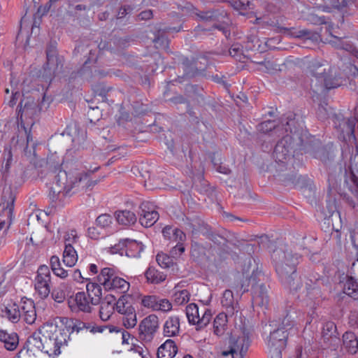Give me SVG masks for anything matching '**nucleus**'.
<instances>
[{"label": "nucleus", "instance_id": "f8f14e48", "mask_svg": "<svg viewBox=\"0 0 358 358\" xmlns=\"http://www.w3.org/2000/svg\"><path fill=\"white\" fill-rule=\"evenodd\" d=\"M289 332L277 327L270 333L268 347L271 358H282V351L285 348Z\"/></svg>", "mask_w": 358, "mask_h": 358}, {"label": "nucleus", "instance_id": "393cba45", "mask_svg": "<svg viewBox=\"0 0 358 358\" xmlns=\"http://www.w3.org/2000/svg\"><path fill=\"white\" fill-rule=\"evenodd\" d=\"M326 61L317 58L308 61V69L315 77L314 83L319 82L320 78L326 73Z\"/></svg>", "mask_w": 358, "mask_h": 358}, {"label": "nucleus", "instance_id": "09e8293b", "mask_svg": "<svg viewBox=\"0 0 358 358\" xmlns=\"http://www.w3.org/2000/svg\"><path fill=\"white\" fill-rule=\"evenodd\" d=\"M148 282L151 283H159L165 280V276L158 273L154 268L149 267L145 273Z\"/></svg>", "mask_w": 358, "mask_h": 358}, {"label": "nucleus", "instance_id": "49530a36", "mask_svg": "<svg viewBox=\"0 0 358 358\" xmlns=\"http://www.w3.org/2000/svg\"><path fill=\"white\" fill-rule=\"evenodd\" d=\"M192 188L200 194H207L211 192L210 184L202 176H199L198 180L194 182Z\"/></svg>", "mask_w": 358, "mask_h": 358}, {"label": "nucleus", "instance_id": "ea45409f", "mask_svg": "<svg viewBox=\"0 0 358 358\" xmlns=\"http://www.w3.org/2000/svg\"><path fill=\"white\" fill-rule=\"evenodd\" d=\"M4 313L8 320L13 323H17L22 317L20 306L15 303L6 306L5 308Z\"/></svg>", "mask_w": 358, "mask_h": 358}, {"label": "nucleus", "instance_id": "4d7b16f0", "mask_svg": "<svg viewBox=\"0 0 358 358\" xmlns=\"http://www.w3.org/2000/svg\"><path fill=\"white\" fill-rule=\"evenodd\" d=\"M229 53L240 62H243V59L246 57L243 53L242 45L239 43L233 44L229 50Z\"/></svg>", "mask_w": 358, "mask_h": 358}, {"label": "nucleus", "instance_id": "8fccbe9b", "mask_svg": "<svg viewBox=\"0 0 358 358\" xmlns=\"http://www.w3.org/2000/svg\"><path fill=\"white\" fill-rule=\"evenodd\" d=\"M186 315L189 323L190 324L196 325V321L195 319H198L199 317L198 306L194 303L189 304L186 307Z\"/></svg>", "mask_w": 358, "mask_h": 358}, {"label": "nucleus", "instance_id": "412c9836", "mask_svg": "<svg viewBox=\"0 0 358 358\" xmlns=\"http://www.w3.org/2000/svg\"><path fill=\"white\" fill-rule=\"evenodd\" d=\"M322 338L324 342L329 346L336 348L341 343L339 334L336 325L333 322H326L322 328Z\"/></svg>", "mask_w": 358, "mask_h": 358}, {"label": "nucleus", "instance_id": "c756f323", "mask_svg": "<svg viewBox=\"0 0 358 358\" xmlns=\"http://www.w3.org/2000/svg\"><path fill=\"white\" fill-rule=\"evenodd\" d=\"M0 341L3 343L7 350L13 351L19 344V337L16 333L8 334L6 330L1 329Z\"/></svg>", "mask_w": 358, "mask_h": 358}, {"label": "nucleus", "instance_id": "7c9ffc66", "mask_svg": "<svg viewBox=\"0 0 358 358\" xmlns=\"http://www.w3.org/2000/svg\"><path fill=\"white\" fill-rule=\"evenodd\" d=\"M356 124V118H348L344 120L338 124L336 129L340 131L344 136H348L349 140H355V128Z\"/></svg>", "mask_w": 358, "mask_h": 358}, {"label": "nucleus", "instance_id": "b1692460", "mask_svg": "<svg viewBox=\"0 0 358 358\" xmlns=\"http://www.w3.org/2000/svg\"><path fill=\"white\" fill-rule=\"evenodd\" d=\"M328 43L335 49L344 50L349 52L358 59V48L350 41H344L342 37H338L331 34V39Z\"/></svg>", "mask_w": 358, "mask_h": 358}, {"label": "nucleus", "instance_id": "69168bd1", "mask_svg": "<svg viewBox=\"0 0 358 358\" xmlns=\"http://www.w3.org/2000/svg\"><path fill=\"white\" fill-rule=\"evenodd\" d=\"M36 278H46L48 280H51V273L49 267L46 265L40 266Z\"/></svg>", "mask_w": 358, "mask_h": 358}, {"label": "nucleus", "instance_id": "72a5a7b5", "mask_svg": "<svg viewBox=\"0 0 358 358\" xmlns=\"http://www.w3.org/2000/svg\"><path fill=\"white\" fill-rule=\"evenodd\" d=\"M50 280L46 278H35V289L41 299H46L50 293Z\"/></svg>", "mask_w": 358, "mask_h": 358}, {"label": "nucleus", "instance_id": "3c124183", "mask_svg": "<svg viewBox=\"0 0 358 358\" xmlns=\"http://www.w3.org/2000/svg\"><path fill=\"white\" fill-rule=\"evenodd\" d=\"M324 7L328 9L335 8L338 10L343 9L350 5L352 0H322Z\"/></svg>", "mask_w": 358, "mask_h": 358}, {"label": "nucleus", "instance_id": "79ce46f5", "mask_svg": "<svg viewBox=\"0 0 358 358\" xmlns=\"http://www.w3.org/2000/svg\"><path fill=\"white\" fill-rule=\"evenodd\" d=\"M63 193L64 192L62 191V188H59L54 185L50 188L48 196L50 200L52 207H56V203L57 201L63 205V199L66 197L63 196Z\"/></svg>", "mask_w": 358, "mask_h": 358}, {"label": "nucleus", "instance_id": "a19ab883", "mask_svg": "<svg viewBox=\"0 0 358 358\" xmlns=\"http://www.w3.org/2000/svg\"><path fill=\"white\" fill-rule=\"evenodd\" d=\"M225 234V231L221 233L212 227L210 232L208 234L206 238L213 242L215 245L224 246L228 242Z\"/></svg>", "mask_w": 358, "mask_h": 358}, {"label": "nucleus", "instance_id": "603ef678", "mask_svg": "<svg viewBox=\"0 0 358 358\" xmlns=\"http://www.w3.org/2000/svg\"><path fill=\"white\" fill-rule=\"evenodd\" d=\"M92 90L96 95L101 96L103 100L113 87L107 86L104 83H97L92 86Z\"/></svg>", "mask_w": 358, "mask_h": 358}, {"label": "nucleus", "instance_id": "2eb2a0df", "mask_svg": "<svg viewBox=\"0 0 358 358\" xmlns=\"http://www.w3.org/2000/svg\"><path fill=\"white\" fill-rule=\"evenodd\" d=\"M338 86H340L339 80L336 77L328 75L327 73L322 76V78L320 79L319 82L314 83V80H312L310 90L313 93V101H315L316 99H319V96L321 94H324L329 90L336 88Z\"/></svg>", "mask_w": 358, "mask_h": 358}, {"label": "nucleus", "instance_id": "aec40b11", "mask_svg": "<svg viewBox=\"0 0 358 358\" xmlns=\"http://www.w3.org/2000/svg\"><path fill=\"white\" fill-rule=\"evenodd\" d=\"M64 64V57H55V59H47L43 66V76L50 80L56 76L63 72Z\"/></svg>", "mask_w": 358, "mask_h": 358}, {"label": "nucleus", "instance_id": "de8ad7c7", "mask_svg": "<svg viewBox=\"0 0 358 358\" xmlns=\"http://www.w3.org/2000/svg\"><path fill=\"white\" fill-rule=\"evenodd\" d=\"M257 129L263 134H267L273 130L278 131L280 130V125H277L273 120H266L259 123Z\"/></svg>", "mask_w": 358, "mask_h": 358}, {"label": "nucleus", "instance_id": "680f3d73", "mask_svg": "<svg viewBox=\"0 0 358 358\" xmlns=\"http://www.w3.org/2000/svg\"><path fill=\"white\" fill-rule=\"evenodd\" d=\"M126 240L127 238L120 240L118 243L109 248V252L111 254H120V255H123L124 252L125 253L126 251Z\"/></svg>", "mask_w": 358, "mask_h": 358}, {"label": "nucleus", "instance_id": "6ab92c4d", "mask_svg": "<svg viewBox=\"0 0 358 358\" xmlns=\"http://www.w3.org/2000/svg\"><path fill=\"white\" fill-rule=\"evenodd\" d=\"M184 94L187 98L192 99L199 106H203L206 103V92L203 87L199 84H186L184 87Z\"/></svg>", "mask_w": 358, "mask_h": 358}, {"label": "nucleus", "instance_id": "1a4fd4ad", "mask_svg": "<svg viewBox=\"0 0 358 358\" xmlns=\"http://www.w3.org/2000/svg\"><path fill=\"white\" fill-rule=\"evenodd\" d=\"M275 169L274 177L285 186H292L295 188L303 189L308 185L309 180L302 176H297L294 169L287 167L288 163L273 165Z\"/></svg>", "mask_w": 358, "mask_h": 358}, {"label": "nucleus", "instance_id": "39448f33", "mask_svg": "<svg viewBox=\"0 0 358 358\" xmlns=\"http://www.w3.org/2000/svg\"><path fill=\"white\" fill-rule=\"evenodd\" d=\"M59 334V336L58 335L54 336V334L52 336H49L48 340H45L43 343L39 333L34 332L27 338L25 345H31L36 349L50 355H58L60 354L61 346L66 343L67 338H69V336H67L65 332H60Z\"/></svg>", "mask_w": 358, "mask_h": 358}, {"label": "nucleus", "instance_id": "c03bdc74", "mask_svg": "<svg viewBox=\"0 0 358 358\" xmlns=\"http://www.w3.org/2000/svg\"><path fill=\"white\" fill-rule=\"evenodd\" d=\"M226 318V315L220 313L214 320L213 332L218 336H222L224 332V327L227 322Z\"/></svg>", "mask_w": 358, "mask_h": 358}, {"label": "nucleus", "instance_id": "473e14b6", "mask_svg": "<svg viewBox=\"0 0 358 358\" xmlns=\"http://www.w3.org/2000/svg\"><path fill=\"white\" fill-rule=\"evenodd\" d=\"M115 218L120 224L129 226L137 221L136 215L130 210H119L115 212Z\"/></svg>", "mask_w": 358, "mask_h": 358}, {"label": "nucleus", "instance_id": "4be33fe9", "mask_svg": "<svg viewBox=\"0 0 358 358\" xmlns=\"http://www.w3.org/2000/svg\"><path fill=\"white\" fill-rule=\"evenodd\" d=\"M140 209L139 222L142 226L146 228L150 227L159 219L158 212L150 208L148 203H141Z\"/></svg>", "mask_w": 358, "mask_h": 358}, {"label": "nucleus", "instance_id": "ddd939ff", "mask_svg": "<svg viewBox=\"0 0 358 358\" xmlns=\"http://www.w3.org/2000/svg\"><path fill=\"white\" fill-rule=\"evenodd\" d=\"M293 137L290 135H285L276 143L273 157L275 159L273 165L288 163L293 158Z\"/></svg>", "mask_w": 358, "mask_h": 358}, {"label": "nucleus", "instance_id": "774afa93", "mask_svg": "<svg viewBox=\"0 0 358 358\" xmlns=\"http://www.w3.org/2000/svg\"><path fill=\"white\" fill-rule=\"evenodd\" d=\"M51 295L52 299L57 303H62L66 298L65 292L62 289H55L52 291Z\"/></svg>", "mask_w": 358, "mask_h": 358}, {"label": "nucleus", "instance_id": "e433bc0d", "mask_svg": "<svg viewBox=\"0 0 358 358\" xmlns=\"http://www.w3.org/2000/svg\"><path fill=\"white\" fill-rule=\"evenodd\" d=\"M206 256V248L196 241H192L190 249V257L194 262H199Z\"/></svg>", "mask_w": 358, "mask_h": 358}, {"label": "nucleus", "instance_id": "5701e85b", "mask_svg": "<svg viewBox=\"0 0 358 358\" xmlns=\"http://www.w3.org/2000/svg\"><path fill=\"white\" fill-rule=\"evenodd\" d=\"M294 315H295V313L292 311L291 308L289 310H283L282 314L279 315L277 319H274L271 322V324L270 325L280 327L290 332L295 324Z\"/></svg>", "mask_w": 358, "mask_h": 358}, {"label": "nucleus", "instance_id": "423d86ee", "mask_svg": "<svg viewBox=\"0 0 358 358\" xmlns=\"http://www.w3.org/2000/svg\"><path fill=\"white\" fill-rule=\"evenodd\" d=\"M41 106L33 96L21 99L16 108L17 120L21 127L27 133L25 124L32 126L41 110Z\"/></svg>", "mask_w": 358, "mask_h": 358}, {"label": "nucleus", "instance_id": "bf43d9fd", "mask_svg": "<svg viewBox=\"0 0 358 358\" xmlns=\"http://www.w3.org/2000/svg\"><path fill=\"white\" fill-rule=\"evenodd\" d=\"M260 46V40L257 36L250 35L247 37L245 42V49L247 50H259Z\"/></svg>", "mask_w": 358, "mask_h": 358}, {"label": "nucleus", "instance_id": "bb28decb", "mask_svg": "<svg viewBox=\"0 0 358 358\" xmlns=\"http://www.w3.org/2000/svg\"><path fill=\"white\" fill-rule=\"evenodd\" d=\"M70 236L65 238V248L63 252V262L68 267H73L77 260H78V255L71 245Z\"/></svg>", "mask_w": 358, "mask_h": 358}, {"label": "nucleus", "instance_id": "4c0bfd02", "mask_svg": "<svg viewBox=\"0 0 358 358\" xmlns=\"http://www.w3.org/2000/svg\"><path fill=\"white\" fill-rule=\"evenodd\" d=\"M317 100L320 103L316 110L317 117L320 120L325 121L333 114V108L329 106L326 100L322 101L320 98Z\"/></svg>", "mask_w": 358, "mask_h": 358}, {"label": "nucleus", "instance_id": "9b49d317", "mask_svg": "<svg viewBox=\"0 0 358 358\" xmlns=\"http://www.w3.org/2000/svg\"><path fill=\"white\" fill-rule=\"evenodd\" d=\"M295 114L289 113L281 119L280 130H284L285 135H290L293 141L298 139L303 145L307 139L306 134H303V124L295 119Z\"/></svg>", "mask_w": 358, "mask_h": 358}, {"label": "nucleus", "instance_id": "13d9d810", "mask_svg": "<svg viewBox=\"0 0 358 358\" xmlns=\"http://www.w3.org/2000/svg\"><path fill=\"white\" fill-rule=\"evenodd\" d=\"M46 60L50 59H55V57H63L59 55L57 51V43L56 41H50L46 47Z\"/></svg>", "mask_w": 358, "mask_h": 358}, {"label": "nucleus", "instance_id": "58836bf2", "mask_svg": "<svg viewBox=\"0 0 358 358\" xmlns=\"http://www.w3.org/2000/svg\"><path fill=\"white\" fill-rule=\"evenodd\" d=\"M3 160L6 161L5 165L2 167V178L6 180L9 173V169L13 161V154L10 145H5L3 153Z\"/></svg>", "mask_w": 358, "mask_h": 358}, {"label": "nucleus", "instance_id": "37998d69", "mask_svg": "<svg viewBox=\"0 0 358 358\" xmlns=\"http://www.w3.org/2000/svg\"><path fill=\"white\" fill-rule=\"evenodd\" d=\"M75 301L78 309L85 313H90L92 308L84 292H79L76 294Z\"/></svg>", "mask_w": 358, "mask_h": 358}, {"label": "nucleus", "instance_id": "864d4df0", "mask_svg": "<svg viewBox=\"0 0 358 358\" xmlns=\"http://www.w3.org/2000/svg\"><path fill=\"white\" fill-rule=\"evenodd\" d=\"M100 274L103 278V286L105 290L110 291V287H108L109 282L115 275L113 268L109 267L103 268L101 269Z\"/></svg>", "mask_w": 358, "mask_h": 358}, {"label": "nucleus", "instance_id": "f704fd0d", "mask_svg": "<svg viewBox=\"0 0 358 358\" xmlns=\"http://www.w3.org/2000/svg\"><path fill=\"white\" fill-rule=\"evenodd\" d=\"M127 247L125 255L129 257H139L141 252L144 249V245L141 242H138L136 240L127 238Z\"/></svg>", "mask_w": 358, "mask_h": 358}, {"label": "nucleus", "instance_id": "20e7f679", "mask_svg": "<svg viewBox=\"0 0 358 358\" xmlns=\"http://www.w3.org/2000/svg\"><path fill=\"white\" fill-rule=\"evenodd\" d=\"M299 271L301 279H306V296L312 301L321 298L329 283L328 278L313 271L310 264L299 266Z\"/></svg>", "mask_w": 358, "mask_h": 358}, {"label": "nucleus", "instance_id": "c85d7f7f", "mask_svg": "<svg viewBox=\"0 0 358 358\" xmlns=\"http://www.w3.org/2000/svg\"><path fill=\"white\" fill-rule=\"evenodd\" d=\"M190 229H192V233L193 235L201 234L203 236H206L212 229V227L206 223L202 220L199 217H195L190 220V222L188 223Z\"/></svg>", "mask_w": 358, "mask_h": 358}, {"label": "nucleus", "instance_id": "4468645a", "mask_svg": "<svg viewBox=\"0 0 358 358\" xmlns=\"http://www.w3.org/2000/svg\"><path fill=\"white\" fill-rule=\"evenodd\" d=\"M182 26L180 24L178 27H169L163 26L162 24H157L153 29L154 38L152 42L155 47L157 49L164 50L167 52H169L170 41L168 38L166 34L169 32H178L182 30Z\"/></svg>", "mask_w": 358, "mask_h": 358}, {"label": "nucleus", "instance_id": "a878e982", "mask_svg": "<svg viewBox=\"0 0 358 358\" xmlns=\"http://www.w3.org/2000/svg\"><path fill=\"white\" fill-rule=\"evenodd\" d=\"M178 352V347L174 341L166 340L162 344L157 352V358H173Z\"/></svg>", "mask_w": 358, "mask_h": 358}, {"label": "nucleus", "instance_id": "f3484780", "mask_svg": "<svg viewBox=\"0 0 358 358\" xmlns=\"http://www.w3.org/2000/svg\"><path fill=\"white\" fill-rule=\"evenodd\" d=\"M178 59L182 65L184 74L182 76H178L177 78L170 83L178 82L180 83L185 79H191L202 73L196 67V62L194 59H189L187 57L180 55Z\"/></svg>", "mask_w": 358, "mask_h": 358}, {"label": "nucleus", "instance_id": "0e129e2a", "mask_svg": "<svg viewBox=\"0 0 358 358\" xmlns=\"http://www.w3.org/2000/svg\"><path fill=\"white\" fill-rule=\"evenodd\" d=\"M91 323L90 322H85L80 319L75 318L73 322V329H72V333L73 331H76L77 333L80 332L83 329H90Z\"/></svg>", "mask_w": 358, "mask_h": 358}, {"label": "nucleus", "instance_id": "7ed1b4c3", "mask_svg": "<svg viewBox=\"0 0 358 358\" xmlns=\"http://www.w3.org/2000/svg\"><path fill=\"white\" fill-rule=\"evenodd\" d=\"M32 170H35L33 166H27L24 170L20 169V176H16L15 179V184L16 185L14 187L11 185L5 187L3 189L1 199H0V216L4 215L7 217L8 226L11 224L15 201L17 195V188L22 185L24 182L25 178H27L28 172Z\"/></svg>", "mask_w": 358, "mask_h": 358}, {"label": "nucleus", "instance_id": "052dcab7", "mask_svg": "<svg viewBox=\"0 0 358 358\" xmlns=\"http://www.w3.org/2000/svg\"><path fill=\"white\" fill-rule=\"evenodd\" d=\"M212 313L211 310L209 309H206L205 310L204 314L203 315L202 317L200 318V317L198 318V320L196 321V330H201V329L204 328L208 325V324L210 322L211 319Z\"/></svg>", "mask_w": 358, "mask_h": 358}, {"label": "nucleus", "instance_id": "a18cd8bd", "mask_svg": "<svg viewBox=\"0 0 358 358\" xmlns=\"http://www.w3.org/2000/svg\"><path fill=\"white\" fill-rule=\"evenodd\" d=\"M108 287H110V290L120 289L124 293L128 291L129 288V283L124 279L115 275L109 282Z\"/></svg>", "mask_w": 358, "mask_h": 358}, {"label": "nucleus", "instance_id": "c9c22d12", "mask_svg": "<svg viewBox=\"0 0 358 358\" xmlns=\"http://www.w3.org/2000/svg\"><path fill=\"white\" fill-rule=\"evenodd\" d=\"M346 281L343 285V293L348 295L355 300L358 297V283L352 276H347Z\"/></svg>", "mask_w": 358, "mask_h": 358}, {"label": "nucleus", "instance_id": "2f4dec72", "mask_svg": "<svg viewBox=\"0 0 358 358\" xmlns=\"http://www.w3.org/2000/svg\"><path fill=\"white\" fill-rule=\"evenodd\" d=\"M180 331V319L177 316L171 317L164 326V336L172 337L176 336Z\"/></svg>", "mask_w": 358, "mask_h": 358}, {"label": "nucleus", "instance_id": "dca6fc26", "mask_svg": "<svg viewBox=\"0 0 358 358\" xmlns=\"http://www.w3.org/2000/svg\"><path fill=\"white\" fill-rule=\"evenodd\" d=\"M159 328V319L155 314L145 317L139 324L138 331L141 339L151 341Z\"/></svg>", "mask_w": 358, "mask_h": 358}, {"label": "nucleus", "instance_id": "a211bd4d", "mask_svg": "<svg viewBox=\"0 0 358 358\" xmlns=\"http://www.w3.org/2000/svg\"><path fill=\"white\" fill-rule=\"evenodd\" d=\"M229 352L233 358L234 355H239L241 358H243L248 350L250 346L249 337L243 334L242 336L235 338L231 336L229 341Z\"/></svg>", "mask_w": 358, "mask_h": 358}, {"label": "nucleus", "instance_id": "0eeeda50", "mask_svg": "<svg viewBox=\"0 0 358 358\" xmlns=\"http://www.w3.org/2000/svg\"><path fill=\"white\" fill-rule=\"evenodd\" d=\"M62 169L59 170L57 174L55 176L53 185L55 186L62 188L64 192L63 196H66L69 195L71 189L73 187L76 183L80 182L81 178L76 176H73L71 173L73 163L69 162V156H65L61 164Z\"/></svg>", "mask_w": 358, "mask_h": 358}, {"label": "nucleus", "instance_id": "5fc2aeb1", "mask_svg": "<svg viewBox=\"0 0 358 358\" xmlns=\"http://www.w3.org/2000/svg\"><path fill=\"white\" fill-rule=\"evenodd\" d=\"M295 36L299 38L310 39L313 41H317L320 38L317 32H314L307 29L297 31Z\"/></svg>", "mask_w": 358, "mask_h": 358}, {"label": "nucleus", "instance_id": "e2e57ef3", "mask_svg": "<svg viewBox=\"0 0 358 358\" xmlns=\"http://www.w3.org/2000/svg\"><path fill=\"white\" fill-rule=\"evenodd\" d=\"M113 218L109 214H101L96 220V224L101 229L108 227L112 223Z\"/></svg>", "mask_w": 358, "mask_h": 358}, {"label": "nucleus", "instance_id": "f257e3e1", "mask_svg": "<svg viewBox=\"0 0 358 358\" xmlns=\"http://www.w3.org/2000/svg\"><path fill=\"white\" fill-rule=\"evenodd\" d=\"M301 256L282 248L274 250L271 263L281 284L291 292H297L303 286L301 273L297 267Z\"/></svg>", "mask_w": 358, "mask_h": 358}, {"label": "nucleus", "instance_id": "f03ea898", "mask_svg": "<svg viewBox=\"0 0 358 358\" xmlns=\"http://www.w3.org/2000/svg\"><path fill=\"white\" fill-rule=\"evenodd\" d=\"M265 276L261 271L252 270V274L248 279L242 281L241 290L243 292L249 291L251 286L253 302L259 306H266L269 303V285L265 282Z\"/></svg>", "mask_w": 358, "mask_h": 358}, {"label": "nucleus", "instance_id": "cd10ccee", "mask_svg": "<svg viewBox=\"0 0 358 358\" xmlns=\"http://www.w3.org/2000/svg\"><path fill=\"white\" fill-rule=\"evenodd\" d=\"M343 345L346 352L350 355H355L358 351V339L352 331H346L342 336Z\"/></svg>", "mask_w": 358, "mask_h": 358}, {"label": "nucleus", "instance_id": "9d476101", "mask_svg": "<svg viewBox=\"0 0 358 358\" xmlns=\"http://www.w3.org/2000/svg\"><path fill=\"white\" fill-rule=\"evenodd\" d=\"M302 146L306 152L320 159L326 166L331 165L334 162L335 157L334 152L330 148L323 146L321 141L315 136H310Z\"/></svg>", "mask_w": 358, "mask_h": 358}, {"label": "nucleus", "instance_id": "6e6d98bb", "mask_svg": "<svg viewBox=\"0 0 358 358\" xmlns=\"http://www.w3.org/2000/svg\"><path fill=\"white\" fill-rule=\"evenodd\" d=\"M158 302H159V298L156 295H147L141 300V304L144 307L152 308L153 310H157Z\"/></svg>", "mask_w": 358, "mask_h": 358}, {"label": "nucleus", "instance_id": "6e6552de", "mask_svg": "<svg viewBox=\"0 0 358 358\" xmlns=\"http://www.w3.org/2000/svg\"><path fill=\"white\" fill-rule=\"evenodd\" d=\"M192 17L196 21L204 22H213V27L218 30H222L223 27L219 23L224 22V19L227 17V12L222 8H210L208 9L199 8L193 5L188 7Z\"/></svg>", "mask_w": 358, "mask_h": 358}, {"label": "nucleus", "instance_id": "338daca9", "mask_svg": "<svg viewBox=\"0 0 358 358\" xmlns=\"http://www.w3.org/2000/svg\"><path fill=\"white\" fill-rule=\"evenodd\" d=\"M169 101L174 105L187 104V108L191 105L188 99L185 95L182 94H177L170 98Z\"/></svg>", "mask_w": 358, "mask_h": 358}]
</instances>
